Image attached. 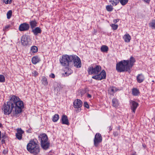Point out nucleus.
Returning <instances> with one entry per match:
<instances>
[{
  "label": "nucleus",
  "instance_id": "f257e3e1",
  "mask_svg": "<svg viewBox=\"0 0 155 155\" xmlns=\"http://www.w3.org/2000/svg\"><path fill=\"white\" fill-rule=\"evenodd\" d=\"M9 101L2 107L5 114H9L13 110L15 114L21 113L24 107L23 103L17 96L12 95L9 97Z\"/></svg>",
  "mask_w": 155,
  "mask_h": 155
},
{
  "label": "nucleus",
  "instance_id": "f03ea898",
  "mask_svg": "<svg viewBox=\"0 0 155 155\" xmlns=\"http://www.w3.org/2000/svg\"><path fill=\"white\" fill-rule=\"evenodd\" d=\"M63 66L71 67L74 65L77 68L81 67V63L79 57L75 55L64 54L60 59Z\"/></svg>",
  "mask_w": 155,
  "mask_h": 155
},
{
  "label": "nucleus",
  "instance_id": "7ed1b4c3",
  "mask_svg": "<svg viewBox=\"0 0 155 155\" xmlns=\"http://www.w3.org/2000/svg\"><path fill=\"white\" fill-rule=\"evenodd\" d=\"M101 67L100 65L90 66L88 69L87 71L89 74H93L94 76L92 78L97 80H101L105 79L106 77V73L104 70H102L101 72Z\"/></svg>",
  "mask_w": 155,
  "mask_h": 155
},
{
  "label": "nucleus",
  "instance_id": "20e7f679",
  "mask_svg": "<svg viewBox=\"0 0 155 155\" xmlns=\"http://www.w3.org/2000/svg\"><path fill=\"white\" fill-rule=\"evenodd\" d=\"M131 68L128 60H122L117 63L116 65V69L118 72H128L130 73Z\"/></svg>",
  "mask_w": 155,
  "mask_h": 155
},
{
  "label": "nucleus",
  "instance_id": "39448f33",
  "mask_svg": "<svg viewBox=\"0 0 155 155\" xmlns=\"http://www.w3.org/2000/svg\"><path fill=\"white\" fill-rule=\"evenodd\" d=\"M39 140H40L41 147L42 149L47 150L49 148L50 143L48 141L47 135L45 134H40L38 136Z\"/></svg>",
  "mask_w": 155,
  "mask_h": 155
},
{
  "label": "nucleus",
  "instance_id": "423d86ee",
  "mask_svg": "<svg viewBox=\"0 0 155 155\" xmlns=\"http://www.w3.org/2000/svg\"><path fill=\"white\" fill-rule=\"evenodd\" d=\"M102 140V137L101 134L97 133L95 135L94 139V144L95 147H97Z\"/></svg>",
  "mask_w": 155,
  "mask_h": 155
},
{
  "label": "nucleus",
  "instance_id": "0eeeda50",
  "mask_svg": "<svg viewBox=\"0 0 155 155\" xmlns=\"http://www.w3.org/2000/svg\"><path fill=\"white\" fill-rule=\"evenodd\" d=\"M28 151L34 155H37L40 152L39 146L37 144L34 147L28 150Z\"/></svg>",
  "mask_w": 155,
  "mask_h": 155
},
{
  "label": "nucleus",
  "instance_id": "6e6552de",
  "mask_svg": "<svg viewBox=\"0 0 155 155\" xmlns=\"http://www.w3.org/2000/svg\"><path fill=\"white\" fill-rule=\"evenodd\" d=\"M30 28L29 24L26 22H24L21 24L19 27L18 29L20 31H28Z\"/></svg>",
  "mask_w": 155,
  "mask_h": 155
},
{
  "label": "nucleus",
  "instance_id": "1a4fd4ad",
  "mask_svg": "<svg viewBox=\"0 0 155 155\" xmlns=\"http://www.w3.org/2000/svg\"><path fill=\"white\" fill-rule=\"evenodd\" d=\"M30 41L29 37L26 35H23L21 38V43L24 46H26L28 45Z\"/></svg>",
  "mask_w": 155,
  "mask_h": 155
},
{
  "label": "nucleus",
  "instance_id": "9d476101",
  "mask_svg": "<svg viewBox=\"0 0 155 155\" xmlns=\"http://www.w3.org/2000/svg\"><path fill=\"white\" fill-rule=\"evenodd\" d=\"M130 108L134 113H135L137 108L138 107L139 104L136 102L134 101H130Z\"/></svg>",
  "mask_w": 155,
  "mask_h": 155
},
{
  "label": "nucleus",
  "instance_id": "9b49d317",
  "mask_svg": "<svg viewBox=\"0 0 155 155\" xmlns=\"http://www.w3.org/2000/svg\"><path fill=\"white\" fill-rule=\"evenodd\" d=\"M37 141L36 139H33L31 140L29 143L27 145V150L34 147L35 145L37 144Z\"/></svg>",
  "mask_w": 155,
  "mask_h": 155
},
{
  "label": "nucleus",
  "instance_id": "f8f14e48",
  "mask_svg": "<svg viewBox=\"0 0 155 155\" xmlns=\"http://www.w3.org/2000/svg\"><path fill=\"white\" fill-rule=\"evenodd\" d=\"M82 102L80 99L75 100L73 102V106L75 108H79L82 107Z\"/></svg>",
  "mask_w": 155,
  "mask_h": 155
},
{
  "label": "nucleus",
  "instance_id": "ddd939ff",
  "mask_svg": "<svg viewBox=\"0 0 155 155\" xmlns=\"http://www.w3.org/2000/svg\"><path fill=\"white\" fill-rule=\"evenodd\" d=\"M24 132V131L21 128H18L17 129V133H16V137L19 140H21Z\"/></svg>",
  "mask_w": 155,
  "mask_h": 155
},
{
  "label": "nucleus",
  "instance_id": "4468645a",
  "mask_svg": "<svg viewBox=\"0 0 155 155\" xmlns=\"http://www.w3.org/2000/svg\"><path fill=\"white\" fill-rule=\"evenodd\" d=\"M61 120L62 124H66L68 125H69L68 120L66 115H63L62 116Z\"/></svg>",
  "mask_w": 155,
  "mask_h": 155
},
{
  "label": "nucleus",
  "instance_id": "2eb2a0df",
  "mask_svg": "<svg viewBox=\"0 0 155 155\" xmlns=\"http://www.w3.org/2000/svg\"><path fill=\"white\" fill-rule=\"evenodd\" d=\"M41 28L39 27H37L35 29H33L32 30V32L35 35H37L38 34L41 33Z\"/></svg>",
  "mask_w": 155,
  "mask_h": 155
},
{
  "label": "nucleus",
  "instance_id": "dca6fc26",
  "mask_svg": "<svg viewBox=\"0 0 155 155\" xmlns=\"http://www.w3.org/2000/svg\"><path fill=\"white\" fill-rule=\"evenodd\" d=\"M65 74L64 75L66 76H68L73 73L72 71L69 68L66 67L64 69Z\"/></svg>",
  "mask_w": 155,
  "mask_h": 155
},
{
  "label": "nucleus",
  "instance_id": "f3484780",
  "mask_svg": "<svg viewBox=\"0 0 155 155\" xmlns=\"http://www.w3.org/2000/svg\"><path fill=\"white\" fill-rule=\"evenodd\" d=\"M137 79L138 83H141L144 80V77L142 74H139L137 77Z\"/></svg>",
  "mask_w": 155,
  "mask_h": 155
},
{
  "label": "nucleus",
  "instance_id": "a211bd4d",
  "mask_svg": "<svg viewBox=\"0 0 155 155\" xmlns=\"http://www.w3.org/2000/svg\"><path fill=\"white\" fill-rule=\"evenodd\" d=\"M29 24L31 29H33L37 26V22L35 20L30 21Z\"/></svg>",
  "mask_w": 155,
  "mask_h": 155
},
{
  "label": "nucleus",
  "instance_id": "6ab92c4d",
  "mask_svg": "<svg viewBox=\"0 0 155 155\" xmlns=\"http://www.w3.org/2000/svg\"><path fill=\"white\" fill-rule=\"evenodd\" d=\"M129 61V64L131 68L133 67L134 65V63L136 61L135 59L134 58L131 56L130 57Z\"/></svg>",
  "mask_w": 155,
  "mask_h": 155
},
{
  "label": "nucleus",
  "instance_id": "aec40b11",
  "mask_svg": "<svg viewBox=\"0 0 155 155\" xmlns=\"http://www.w3.org/2000/svg\"><path fill=\"white\" fill-rule=\"evenodd\" d=\"M132 94L134 96H137L139 95L140 91L137 88H133L132 89Z\"/></svg>",
  "mask_w": 155,
  "mask_h": 155
},
{
  "label": "nucleus",
  "instance_id": "412c9836",
  "mask_svg": "<svg viewBox=\"0 0 155 155\" xmlns=\"http://www.w3.org/2000/svg\"><path fill=\"white\" fill-rule=\"evenodd\" d=\"M123 38L125 42H128L130 40L131 37L128 34H126L124 35Z\"/></svg>",
  "mask_w": 155,
  "mask_h": 155
},
{
  "label": "nucleus",
  "instance_id": "4be33fe9",
  "mask_svg": "<svg viewBox=\"0 0 155 155\" xmlns=\"http://www.w3.org/2000/svg\"><path fill=\"white\" fill-rule=\"evenodd\" d=\"M117 91V88L115 87H110L108 89V91L111 94H113Z\"/></svg>",
  "mask_w": 155,
  "mask_h": 155
},
{
  "label": "nucleus",
  "instance_id": "5701e85b",
  "mask_svg": "<svg viewBox=\"0 0 155 155\" xmlns=\"http://www.w3.org/2000/svg\"><path fill=\"white\" fill-rule=\"evenodd\" d=\"M112 102L113 106L114 107H117L118 106L119 103L118 100L115 98H114L112 100Z\"/></svg>",
  "mask_w": 155,
  "mask_h": 155
},
{
  "label": "nucleus",
  "instance_id": "b1692460",
  "mask_svg": "<svg viewBox=\"0 0 155 155\" xmlns=\"http://www.w3.org/2000/svg\"><path fill=\"white\" fill-rule=\"evenodd\" d=\"M39 61L37 56H35L32 57V63L34 64H36Z\"/></svg>",
  "mask_w": 155,
  "mask_h": 155
},
{
  "label": "nucleus",
  "instance_id": "393cba45",
  "mask_svg": "<svg viewBox=\"0 0 155 155\" xmlns=\"http://www.w3.org/2000/svg\"><path fill=\"white\" fill-rule=\"evenodd\" d=\"M41 83L44 85L47 86L48 84V82L47 78L45 76H43L41 80Z\"/></svg>",
  "mask_w": 155,
  "mask_h": 155
},
{
  "label": "nucleus",
  "instance_id": "a878e982",
  "mask_svg": "<svg viewBox=\"0 0 155 155\" xmlns=\"http://www.w3.org/2000/svg\"><path fill=\"white\" fill-rule=\"evenodd\" d=\"M120 0H110L109 2L113 6L116 5L119 2H120Z\"/></svg>",
  "mask_w": 155,
  "mask_h": 155
},
{
  "label": "nucleus",
  "instance_id": "bb28decb",
  "mask_svg": "<svg viewBox=\"0 0 155 155\" xmlns=\"http://www.w3.org/2000/svg\"><path fill=\"white\" fill-rule=\"evenodd\" d=\"M149 27L151 28L152 29H155V19L153 20L149 23Z\"/></svg>",
  "mask_w": 155,
  "mask_h": 155
},
{
  "label": "nucleus",
  "instance_id": "cd10ccee",
  "mask_svg": "<svg viewBox=\"0 0 155 155\" xmlns=\"http://www.w3.org/2000/svg\"><path fill=\"white\" fill-rule=\"evenodd\" d=\"M38 48L35 46H32L31 49V51L32 53H35L38 51Z\"/></svg>",
  "mask_w": 155,
  "mask_h": 155
},
{
  "label": "nucleus",
  "instance_id": "c85d7f7f",
  "mask_svg": "<svg viewBox=\"0 0 155 155\" xmlns=\"http://www.w3.org/2000/svg\"><path fill=\"white\" fill-rule=\"evenodd\" d=\"M108 47L106 45H103L101 48V51L103 52H106L108 50Z\"/></svg>",
  "mask_w": 155,
  "mask_h": 155
},
{
  "label": "nucleus",
  "instance_id": "c756f323",
  "mask_svg": "<svg viewBox=\"0 0 155 155\" xmlns=\"http://www.w3.org/2000/svg\"><path fill=\"white\" fill-rule=\"evenodd\" d=\"M59 118V115L56 114L54 115L53 116L52 120L54 122H57Z\"/></svg>",
  "mask_w": 155,
  "mask_h": 155
},
{
  "label": "nucleus",
  "instance_id": "7c9ffc66",
  "mask_svg": "<svg viewBox=\"0 0 155 155\" xmlns=\"http://www.w3.org/2000/svg\"><path fill=\"white\" fill-rule=\"evenodd\" d=\"M12 14V11L10 10L7 13V18L9 19L11 17Z\"/></svg>",
  "mask_w": 155,
  "mask_h": 155
},
{
  "label": "nucleus",
  "instance_id": "2f4dec72",
  "mask_svg": "<svg viewBox=\"0 0 155 155\" xmlns=\"http://www.w3.org/2000/svg\"><path fill=\"white\" fill-rule=\"evenodd\" d=\"M2 140L1 142L3 144L5 143V139H7V136L5 135V134H3V133L2 134Z\"/></svg>",
  "mask_w": 155,
  "mask_h": 155
},
{
  "label": "nucleus",
  "instance_id": "473e14b6",
  "mask_svg": "<svg viewBox=\"0 0 155 155\" xmlns=\"http://www.w3.org/2000/svg\"><path fill=\"white\" fill-rule=\"evenodd\" d=\"M106 8L107 10L109 12L112 11L113 9L112 6L111 5H107L106 7Z\"/></svg>",
  "mask_w": 155,
  "mask_h": 155
},
{
  "label": "nucleus",
  "instance_id": "72a5a7b5",
  "mask_svg": "<svg viewBox=\"0 0 155 155\" xmlns=\"http://www.w3.org/2000/svg\"><path fill=\"white\" fill-rule=\"evenodd\" d=\"M61 88V86L60 84H58V85L57 86L56 88H55V91H57V93H58V92L60 91Z\"/></svg>",
  "mask_w": 155,
  "mask_h": 155
},
{
  "label": "nucleus",
  "instance_id": "f704fd0d",
  "mask_svg": "<svg viewBox=\"0 0 155 155\" xmlns=\"http://www.w3.org/2000/svg\"><path fill=\"white\" fill-rule=\"evenodd\" d=\"M110 26L113 30H116L118 27V25H115L114 24H112Z\"/></svg>",
  "mask_w": 155,
  "mask_h": 155
},
{
  "label": "nucleus",
  "instance_id": "c9c22d12",
  "mask_svg": "<svg viewBox=\"0 0 155 155\" xmlns=\"http://www.w3.org/2000/svg\"><path fill=\"white\" fill-rule=\"evenodd\" d=\"M12 0H2L3 2L6 4H10L12 2Z\"/></svg>",
  "mask_w": 155,
  "mask_h": 155
},
{
  "label": "nucleus",
  "instance_id": "e433bc0d",
  "mask_svg": "<svg viewBox=\"0 0 155 155\" xmlns=\"http://www.w3.org/2000/svg\"><path fill=\"white\" fill-rule=\"evenodd\" d=\"M10 26L9 25H7L6 26H5V27H4L3 28V31H7L8 30V29L10 28Z\"/></svg>",
  "mask_w": 155,
  "mask_h": 155
},
{
  "label": "nucleus",
  "instance_id": "4c0bfd02",
  "mask_svg": "<svg viewBox=\"0 0 155 155\" xmlns=\"http://www.w3.org/2000/svg\"><path fill=\"white\" fill-rule=\"evenodd\" d=\"M5 81V79L4 76L3 75H1V82H4Z\"/></svg>",
  "mask_w": 155,
  "mask_h": 155
},
{
  "label": "nucleus",
  "instance_id": "58836bf2",
  "mask_svg": "<svg viewBox=\"0 0 155 155\" xmlns=\"http://www.w3.org/2000/svg\"><path fill=\"white\" fill-rule=\"evenodd\" d=\"M32 74L34 77H36L38 74V72L35 71H34L32 72Z\"/></svg>",
  "mask_w": 155,
  "mask_h": 155
},
{
  "label": "nucleus",
  "instance_id": "ea45409f",
  "mask_svg": "<svg viewBox=\"0 0 155 155\" xmlns=\"http://www.w3.org/2000/svg\"><path fill=\"white\" fill-rule=\"evenodd\" d=\"M84 107H86L87 108H88L89 107L88 104L86 102H85L84 103Z\"/></svg>",
  "mask_w": 155,
  "mask_h": 155
},
{
  "label": "nucleus",
  "instance_id": "a19ab883",
  "mask_svg": "<svg viewBox=\"0 0 155 155\" xmlns=\"http://www.w3.org/2000/svg\"><path fill=\"white\" fill-rule=\"evenodd\" d=\"M86 93V91L84 89H82L81 91V95L83 96Z\"/></svg>",
  "mask_w": 155,
  "mask_h": 155
},
{
  "label": "nucleus",
  "instance_id": "79ce46f5",
  "mask_svg": "<svg viewBox=\"0 0 155 155\" xmlns=\"http://www.w3.org/2000/svg\"><path fill=\"white\" fill-rule=\"evenodd\" d=\"M49 77L50 78H54L55 77V76L53 73H51L49 75Z\"/></svg>",
  "mask_w": 155,
  "mask_h": 155
},
{
  "label": "nucleus",
  "instance_id": "37998d69",
  "mask_svg": "<svg viewBox=\"0 0 155 155\" xmlns=\"http://www.w3.org/2000/svg\"><path fill=\"white\" fill-rule=\"evenodd\" d=\"M113 135L115 137H117L118 135V133L117 131L114 132L113 133Z\"/></svg>",
  "mask_w": 155,
  "mask_h": 155
},
{
  "label": "nucleus",
  "instance_id": "c03bdc74",
  "mask_svg": "<svg viewBox=\"0 0 155 155\" xmlns=\"http://www.w3.org/2000/svg\"><path fill=\"white\" fill-rule=\"evenodd\" d=\"M119 19H114L113 21L114 23H116L119 21Z\"/></svg>",
  "mask_w": 155,
  "mask_h": 155
},
{
  "label": "nucleus",
  "instance_id": "a18cd8bd",
  "mask_svg": "<svg viewBox=\"0 0 155 155\" xmlns=\"http://www.w3.org/2000/svg\"><path fill=\"white\" fill-rule=\"evenodd\" d=\"M87 97H88V98H90L91 97V94H87Z\"/></svg>",
  "mask_w": 155,
  "mask_h": 155
},
{
  "label": "nucleus",
  "instance_id": "49530a36",
  "mask_svg": "<svg viewBox=\"0 0 155 155\" xmlns=\"http://www.w3.org/2000/svg\"><path fill=\"white\" fill-rule=\"evenodd\" d=\"M144 1L147 3H149L150 0H144Z\"/></svg>",
  "mask_w": 155,
  "mask_h": 155
},
{
  "label": "nucleus",
  "instance_id": "de8ad7c7",
  "mask_svg": "<svg viewBox=\"0 0 155 155\" xmlns=\"http://www.w3.org/2000/svg\"><path fill=\"white\" fill-rule=\"evenodd\" d=\"M7 150H5L3 151V153L4 154H6L7 153Z\"/></svg>",
  "mask_w": 155,
  "mask_h": 155
},
{
  "label": "nucleus",
  "instance_id": "09e8293b",
  "mask_svg": "<svg viewBox=\"0 0 155 155\" xmlns=\"http://www.w3.org/2000/svg\"><path fill=\"white\" fill-rule=\"evenodd\" d=\"M112 127L111 126H110L108 127V130L110 131L112 130Z\"/></svg>",
  "mask_w": 155,
  "mask_h": 155
},
{
  "label": "nucleus",
  "instance_id": "8fccbe9b",
  "mask_svg": "<svg viewBox=\"0 0 155 155\" xmlns=\"http://www.w3.org/2000/svg\"><path fill=\"white\" fill-rule=\"evenodd\" d=\"M136 152H135L132 154V155H136Z\"/></svg>",
  "mask_w": 155,
  "mask_h": 155
},
{
  "label": "nucleus",
  "instance_id": "3c124183",
  "mask_svg": "<svg viewBox=\"0 0 155 155\" xmlns=\"http://www.w3.org/2000/svg\"><path fill=\"white\" fill-rule=\"evenodd\" d=\"M69 155H74L73 153H71V154H70Z\"/></svg>",
  "mask_w": 155,
  "mask_h": 155
},
{
  "label": "nucleus",
  "instance_id": "603ef678",
  "mask_svg": "<svg viewBox=\"0 0 155 155\" xmlns=\"http://www.w3.org/2000/svg\"><path fill=\"white\" fill-rule=\"evenodd\" d=\"M3 93V92H2V93L1 92V94H2Z\"/></svg>",
  "mask_w": 155,
  "mask_h": 155
},
{
  "label": "nucleus",
  "instance_id": "864d4df0",
  "mask_svg": "<svg viewBox=\"0 0 155 155\" xmlns=\"http://www.w3.org/2000/svg\"><path fill=\"white\" fill-rule=\"evenodd\" d=\"M0 126H1V128L2 127V125L1 124Z\"/></svg>",
  "mask_w": 155,
  "mask_h": 155
},
{
  "label": "nucleus",
  "instance_id": "5fc2aeb1",
  "mask_svg": "<svg viewBox=\"0 0 155 155\" xmlns=\"http://www.w3.org/2000/svg\"><path fill=\"white\" fill-rule=\"evenodd\" d=\"M1 134V132L0 133Z\"/></svg>",
  "mask_w": 155,
  "mask_h": 155
},
{
  "label": "nucleus",
  "instance_id": "6e6d98bb",
  "mask_svg": "<svg viewBox=\"0 0 155 155\" xmlns=\"http://www.w3.org/2000/svg\"><path fill=\"white\" fill-rule=\"evenodd\" d=\"M154 120H155V116H154Z\"/></svg>",
  "mask_w": 155,
  "mask_h": 155
}]
</instances>
